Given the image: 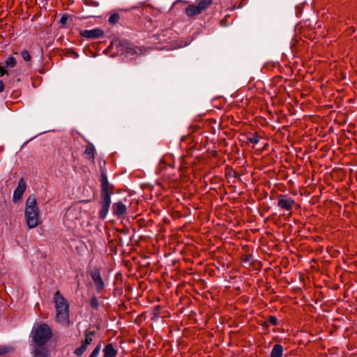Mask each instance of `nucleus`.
Wrapping results in <instances>:
<instances>
[{"label":"nucleus","mask_w":357,"mask_h":357,"mask_svg":"<svg viewBox=\"0 0 357 357\" xmlns=\"http://www.w3.org/2000/svg\"><path fill=\"white\" fill-rule=\"evenodd\" d=\"M101 209L99 211V218L105 219L108 213L111 204V196L113 194V185L109 184L105 173L101 174Z\"/></svg>","instance_id":"f257e3e1"},{"label":"nucleus","mask_w":357,"mask_h":357,"mask_svg":"<svg viewBox=\"0 0 357 357\" xmlns=\"http://www.w3.org/2000/svg\"><path fill=\"white\" fill-rule=\"evenodd\" d=\"M40 211L37 206V201L35 195H30L25 206V221L29 229H33L38 225Z\"/></svg>","instance_id":"f03ea898"},{"label":"nucleus","mask_w":357,"mask_h":357,"mask_svg":"<svg viewBox=\"0 0 357 357\" xmlns=\"http://www.w3.org/2000/svg\"><path fill=\"white\" fill-rule=\"evenodd\" d=\"M54 303L56 312V321L63 325L69 326V304L59 291L54 295Z\"/></svg>","instance_id":"7ed1b4c3"},{"label":"nucleus","mask_w":357,"mask_h":357,"mask_svg":"<svg viewBox=\"0 0 357 357\" xmlns=\"http://www.w3.org/2000/svg\"><path fill=\"white\" fill-rule=\"evenodd\" d=\"M31 335L35 345H45L52 337V330L46 324L33 327Z\"/></svg>","instance_id":"20e7f679"},{"label":"nucleus","mask_w":357,"mask_h":357,"mask_svg":"<svg viewBox=\"0 0 357 357\" xmlns=\"http://www.w3.org/2000/svg\"><path fill=\"white\" fill-rule=\"evenodd\" d=\"M213 3V0H197L195 4H190L185 8V14L192 17L202 13Z\"/></svg>","instance_id":"39448f33"},{"label":"nucleus","mask_w":357,"mask_h":357,"mask_svg":"<svg viewBox=\"0 0 357 357\" xmlns=\"http://www.w3.org/2000/svg\"><path fill=\"white\" fill-rule=\"evenodd\" d=\"M81 207L78 205H73L69 207L65 213L63 222L69 228H72L75 222L81 217Z\"/></svg>","instance_id":"423d86ee"},{"label":"nucleus","mask_w":357,"mask_h":357,"mask_svg":"<svg viewBox=\"0 0 357 357\" xmlns=\"http://www.w3.org/2000/svg\"><path fill=\"white\" fill-rule=\"evenodd\" d=\"M296 205L294 199L286 195H280L278 197V206L284 211L287 212V215H290L293 208Z\"/></svg>","instance_id":"0eeeda50"},{"label":"nucleus","mask_w":357,"mask_h":357,"mask_svg":"<svg viewBox=\"0 0 357 357\" xmlns=\"http://www.w3.org/2000/svg\"><path fill=\"white\" fill-rule=\"evenodd\" d=\"M89 274L95 284L97 292H102L105 288V283L101 278L100 270L94 268L90 271Z\"/></svg>","instance_id":"6e6552de"},{"label":"nucleus","mask_w":357,"mask_h":357,"mask_svg":"<svg viewBox=\"0 0 357 357\" xmlns=\"http://www.w3.org/2000/svg\"><path fill=\"white\" fill-rule=\"evenodd\" d=\"M26 188V184L23 178H21L18 181L17 187L13 192V201L17 202L22 197L24 192Z\"/></svg>","instance_id":"1a4fd4ad"},{"label":"nucleus","mask_w":357,"mask_h":357,"mask_svg":"<svg viewBox=\"0 0 357 357\" xmlns=\"http://www.w3.org/2000/svg\"><path fill=\"white\" fill-rule=\"evenodd\" d=\"M146 48L128 44L125 47L124 52L128 56H139L146 52Z\"/></svg>","instance_id":"9d476101"},{"label":"nucleus","mask_w":357,"mask_h":357,"mask_svg":"<svg viewBox=\"0 0 357 357\" xmlns=\"http://www.w3.org/2000/svg\"><path fill=\"white\" fill-rule=\"evenodd\" d=\"M104 32L100 29H93L90 30H83L80 32V35L89 39H97L101 38Z\"/></svg>","instance_id":"9b49d317"},{"label":"nucleus","mask_w":357,"mask_h":357,"mask_svg":"<svg viewBox=\"0 0 357 357\" xmlns=\"http://www.w3.org/2000/svg\"><path fill=\"white\" fill-rule=\"evenodd\" d=\"M32 354L33 357H50L49 350L45 345H34Z\"/></svg>","instance_id":"f8f14e48"},{"label":"nucleus","mask_w":357,"mask_h":357,"mask_svg":"<svg viewBox=\"0 0 357 357\" xmlns=\"http://www.w3.org/2000/svg\"><path fill=\"white\" fill-rule=\"evenodd\" d=\"M126 206L122 202H118L112 205V212L114 215L120 218L126 213Z\"/></svg>","instance_id":"ddd939ff"},{"label":"nucleus","mask_w":357,"mask_h":357,"mask_svg":"<svg viewBox=\"0 0 357 357\" xmlns=\"http://www.w3.org/2000/svg\"><path fill=\"white\" fill-rule=\"evenodd\" d=\"M104 357H115L117 351L114 348L112 344H107L103 349Z\"/></svg>","instance_id":"4468645a"},{"label":"nucleus","mask_w":357,"mask_h":357,"mask_svg":"<svg viewBox=\"0 0 357 357\" xmlns=\"http://www.w3.org/2000/svg\"><path fill=\"white\" fill-rule=\"evenodd\" d=\"M283 347L280 344H275L271 353V357H282Z\"/></svg>","instance_id":"2eb2a0df"},{"label":"nucleus","mask_w":357,"mask_h":357,"mask_svg":"<svg viewBox=\"0 0 357 357\" xmlns=\"http://www.w3.org/2000/svg\"><path fill=\"white\" fill-rule=\"evenodd\" d=\"M84 155H86V158L89 160H94L95 157V148L92 144H89L86 146L85 151H84Z\"/></svg>","instance_id":"dca6fc26"},{"label":"nucleus","mask_w":357,"mask_h":357,"mask_svg":"<svg viewBox=\"0 0 357 357\" xmlns=\"http://www.w3.org/2000/svg\"><path fill=\"white\" fill-rule=\"evenodd\" d=\"M94 335V332L91 331H86L85 333V340L82 342L87 346L91 344L93 341V337Z\"/></svg>","instance_id":"f3484780"},{"label":"nucleus","mask_w":357,"mask_h":357,"mask_svg":"<svg viewBox=\"0 0 357 357\" xmlns=\"http://www.w3.org/2000/svg\"><path fill=\"white\" fill-rule=\"evenodd\" d=\"M16 59L13 56L8 57L5 61L6 68H13L16 66Z\"/></svg>","instance_id":"a211bd4d"},{"label":"nucleus","mask_w":357,"mask_h":357,"mask_svg":"<svg viewBox=\"0 0 357 357\" xmlns=\"http://www.w3.org/2000/svg\"><path fill=\"white\" fill-rule=\"evenodd\" d=\"M328 151V146H323L320 148V150H319L320 153L317 152L314 154L315 157L316 158H323L326 155Z\"/></svg>","instance_id":"6ab92c4d"},{"label":"nucleus","mask_w":357,"mask_h":357,"mask_svg":"<svg viewBox=\"0 0 357 357\" xmlns=\"http://www.w3.org/2000/svg\"><path fill=\"white\" fill-rule=\"evenodd\" d=\"M87 347L88 346L82 342V345L75 349V354L78 356H81L86 350Z\"/></svg>","instance_id":"aec40b11"},{"label":"nucleus","mask_w":357,"mask_h":357,"mask_svg":"<svg viewBox=\"0 0 357 357\" xmlns=\"http://www.w3.org/2000/svg\"><path fill=\"white\" fill-rule=\"evenodd\" d=\"M248 140L254 144H257L259 141V137L257 133H253L248 138Z\"/></svg>","instance_id":"412c9836"},{"label":"nucleus","mask_w":357,"mask_h":357,"mask_svg":"<svg viewBox=\"0 0 357 357\" xmlns=\"http://www.w3.org/2000/svg\"><path fill=\"white\" fill-rule=\"evenodd\" d=\"M21 56L23 58V59L26 61H30L31 59V56L26 50H23L21 52Z\"/></svg>","instance_id":"4be33fe9"},{"label":"nucleus","mask_w":357,"mask_h":357,"mask_svg":"<svg viewBox=\"0 0 357 357\" xmlns=\"http://www.w3.org/2000/svg\"><path fill=\"white\" fill-rule=\"evenodd\" d=\"M119 19V14L114 13L109 16V22L111 24H115L118 22Z\"/></svg>","instance_id":"5701e85b"},{"label":"nucleus","mask_w":357,"mask_h":357,"mask_svg":"<svg viewBox=\"0 0 357 357\" xmlns=\"http://www.w3.org/2000/svg\"><path fill=\"white\" fill-rule=\"evenodd\" d=\"M90 305L93 309H97L98 307L99 303L96 297L93 296L91 298Z\"/></svg>","instance_id":"b1692460"},{"label":"nucleus","mask_w":357,"mask_h":357,"mask_svg":"<svg viewBox=\"0 0 357 357\" xmlns=\"http://www.w3.org/2000/svg\"><path fill=\"white\" fill-rule=\"evenodd\" d=\"M101 345L99 344L91 352L89 357H97L100 353Z\"/></svg>","instance_id":"393cba45"},{"label":"nucleus","mask_w":357,"mask_h":357,"mask_svg":"<svg viewBox=\"0 0 357 357\" xmlns=\"http://www.w3.org/2000/svg\"><path fill=\"white\" fill-rule=\"evenodd\" d=\"M268 321L273 326H276L278 324V319L275 317L271 316L268 319Z\"/></svg>","instance_id":"a878e982"},{"label":"nucleus","mask_w":357,"mask_h":357,"mask_svg":"<svg viewBox=\"0 0 357 357\" xmlns=\"http://www.w3.org/2000/svg\"><path fill=\"white\" fill-rule=\"evenodd\" d=\"M6 74H8V71L6 70V66L0 63V77H2Z\"/></svg>","instance_id":"bb28decb"},{"label":"nucleus","mask_w":357,"mask_h":357,"mask_svg":"<svg viewBox=\"0 0 357 357\" xmlns=\"http://www.w3.org/2000/svg\"><path fill=\"white\" fill-rule=\"evenodd\" d=\"M68 20V17L66 16V15H63L61 17L60 20H59V23L61 24H65L66 21Z\"/></svg>","instance_id":"cd10ccee"},{"label":"nucleus","mask_w":357,"mask_h":357,"mask_svg":"<svg viewBox=\"0 0 357 357\" xmlns=\"http://www.w3.org/2000/svg\"><path fill=\"white\" fill-rule=\"evenodd\" d=\"M7 351L5 347H0V355L6 354Z\"/></svg>","instance_id":"c85d7f7f"},{"label":"nucleus","mask_w":357,"mask_h":357,"mask_svg":"<svg viewBox=\"0 0 357 357\" xmlns=\"http://www.w3.org/2000/svg\"><path fill=\"white\" fill-rule=\"evenodd\" d=\"M3 90H4V84L1 80H0V93L3 91Z\"/></svg>","instance_id":"c756f323"},{"label":"nucleus","mask_w":357,"mask_h":357,"mask_svg":"<svg viewBox=\"0 0 357 357\" xmlns=\"http://www.w3.org/2000/svg\"><path fill=\"white\" fill-rule=\"evenodd\" d=\"M250 255H247L245 257V258L243 259V261L244 262H247V261H250Z\"/></svg>","instance_id":"7c9ffc66"},{"label":"nucleus","mask_w":357,"mask_h":357,"mask_svg":"<svg viewBox=\"0 0 357 357\" xmlns=\"http://www.w3.org/2000/svg\"><path fill=\"white\" fill-rule=\"evenodd\" d=\"M320 239V237H318V236H314V238H313V241H319Z\"/></svg>","instance_id":"2f4dec72"},{"label":"nucleus","mask_w":357,"mask_h":357,"mask_svg":"<svg viewBox=\"0 0 357 357\" xmlns=\"http://www.w3.org/2000/svg\"><path fill=\"white\" fill-rule=\"evenodd\" d=\"M317 251H318L319 252H321L322 249H321V248H320V249L319 248V249H317Z\"/></svg>","instance_id":"473e14b6"},{"label":"nucleus","mask_w":357,"mask_h":357,"mask_svg":"<svg viewBox=\"0 0 357 357\" xmlns=\"http://www.w3.org/2000/svg\"><path fill=\"white\" fill-rule=\"evenodd\" d=\"M317 146H318V144H317L316 146L314 147L315 149H317Z\"/></svg>","instance_id":"72a5a7b5"}]
</instances>
